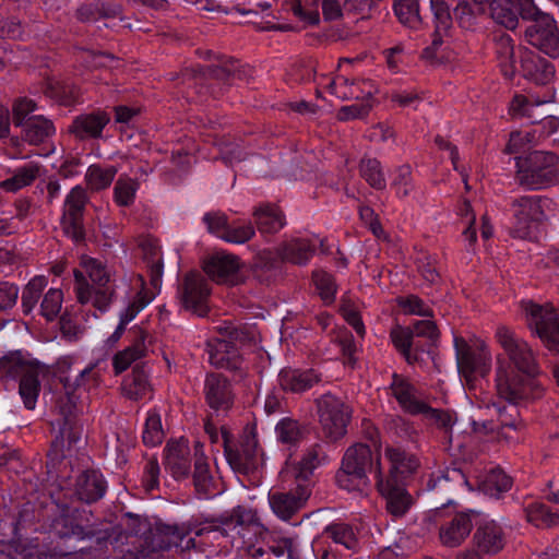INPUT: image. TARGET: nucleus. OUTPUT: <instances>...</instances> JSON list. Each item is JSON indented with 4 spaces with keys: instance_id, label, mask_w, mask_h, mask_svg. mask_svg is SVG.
<instances>
[{
    "instance_id": "32",
    "label": "nucleus",
    "mask_w": 559,
    "mask_h": 559,
    "mask_svg": "<svg viewBox=\"0 0 559 559\" xmlns=\"http://www.w3.org/2000/svg\"><path fill=\"white\" fill-rule=\"evenodd\" d=\"M252 215L261 234H275L285 225L284 214L274 204H261L253 211Z\"/></svg>"
},
{
    "instance_id": "43",
    "label": "nucleus",
    "mask_w": 559,
    "mask_h": 559,
    "mask_svg": "<svg viewBox=\"0 0 559 559\" xmlns=\"http://www.w3.org/2000/svg\"><path fill=\"white\" fill-rule=\"evenodd\" d=\"M393 9L399 21L404 26L418 29L423 25L417 0H396Z\"/></svg>"
},
{
    "instance_id": "20",
    "label": "nucleus",
    "mask_w": 559,
    "mask_h": 559,
    "mask_svg": "<svg viewBox=\"0 0 559 559\" xmlns=\"http://www.w3.org/2000/svg\"><path fill=\"white\" fill-rule=\"evenodd\" d=\"M164 452L166 471L177 480L188 478L192 462L188 442L186 440L169 441Z\"/></svg>"
},
{
    "instance_id": "62",
    "label": "nucleus",
    "mask_w": 559,
    "mask_h": 559,
    "mask_svg": "<svg viewBox=\"0 0 559 559\" xmlns=\"http://www.w3.org/2000/svg\"><path fill=\"white\" fill-rule=\"evenodd\" d=\"M359 100V103L341 107L337 111V119L341 121H348L352 119L365 118L370 112L372 103L371 99L368 98Z\"/></svg>"
},
{
    "instance_id": "7",
    "label": "nucleus",
    "mask_w": 559,
    "mask_h": 559,
    "mask_svg": "<svg viewBox=\"0 0 559 559\" xmlns=\"http://www.w3.org/2000/svg\"><path fill=\"white\" fill-rule=\"evenodd\" d=\"M457 368L467 382L486 377L491 367V355L484 343L469 345L463 337L454 338Z\"/></svg>"
},
{
    "instance_id": "50",
    "label": "nucleus",
    "mask_w": 559,
    "mask_h": 559,
    "mask_svg": "<svg viewBox=\"0 0 559 559\" xmlns=\"http://www.w3.org/2000/svg\"><path fill=\"white\" fill-rule=\"evenodd\" d=\"M526 519L536 526L551 527L559 524V515L543 503L530 504L526 508Z\"/></svg>"
},
{
    "instance_id": "63",
    "label": "nucleus",
    "mask_w": 559,
    "mask_h": 559,
    "mask_svg": "<svg viewBox=\"0 0 559 559\" xmlns=\"http://www.w3.org/2000/svg\"><path fill=\"white\" fill-rule=\"evenodd\" d=\"M202 221L206 225L210 234L223 239L229 224L228 217L225 213L219 211L207 212L204 214Z\"/></svg>"
},
{
    "instance_id": "9",
    "label": "nucleus",
    "mask_w": 559,
    "mask_h": 559,
    "mask_svg": "<svg viewBox=\"0 0 559 559\" xmlns=\"http://www.w3.org/2000/svg\"><path fill=\"white\" fill-rule=\"evenodd\" d=\"M442 508H436L431 518L439 525V542L447 548L460 547L469 536L474 525L472 521L473 511L456 512L452 516L443 518Z\"/></svg>"
},
{
    "instance_id": "10",
    "label": "nucleus",
    "mask_w": 559,
    "mask_h": 559,
    "mask_svg": "<svg viewBox=\"0 0 559 559\" xmlns=\"http://www.w3.org/2000/svg\"><path fill=\"white\" fill-rule=\"evenodd\" d=\"M311 496L310 483L296 481L288 490H272L267 499L272 512L282 521H290L307 504Z\"/></svg>"
},
{
    "instance_id": "5",
    "label": "nucleus",
    "mask_w": 559,
    "mask_h": 559,
    "mask_svg": "<svg viewBox=\"0 0 559 559\" xmlns=\"http://www.w3.org/2000/svg\"><path fill=\"white\" fill-rule=\"evenodd\" d=\"M314 403L323 437L329 441L342 439L347 433L353 414L352 407L331 393L321 395Z\"/></svg>"
},
{
    "instance_id": "31",
    "label": "nucleus",
    "mask_w": 559,
    "mask_h": 559,
    "mask_svg": "<svg viewBox=\"0 0 559 559\" xmlns=\"http://www.w3.org/2000/svg\"><path fill=\"white\" fill-rule=\"evenodd\" d=\"M465 483V477L459 469H448L444 474L431 477L427 487L430 490L440 491L445 495V501L441 503L442 508L453 503L450 497L454 496L459 487Z\"/></svg>"
},
{
    "instance_id": "53",
    "label": "nucleus",
    "mask_w": 559,
    "mask_h": 559,
    "mask_svg": "<svg viewBox=\"0 0 559 559\" xmlns=\"http://www.w3.org/2000/svg\"><path fill=\"white\" fill-rule=\"evenodd\" d=\"M138 182L128 177H119L114 188V198L118 205L129 206L133 203Z\"/></svg>"
},
{
    "instance_id": "11",
    "label": "nucleus",
    "mask_w": 559,
    "mask_h": 559,
    "mask_svg": "<svg viewBox=\"0 0 559 559\" xmlns=\"http://www.w3.org/2000/svg\"><path fill=\"white\" fill-rule=\"evenodd\" d=\"M87 201L86 190L81 186L72 188L64 200L61 228L76 243L85 239L83 216Z\"/></svg>"
},
{
    "instance_id": "58",
    "label": "nucleus",
    "mask_w": 559,
    "mask_h": 559,
    "mask_svg": "<svg viewBox=\"0 0 559 559\" xmlns=\"http://www.w3.org/2000/svg\"><path fill=\"white\" fill-rule=\"evenodd\" d=\"M37 109V104L27 97H20L12 105V122L15 127H24L28 122V118L33 117V112Z\"/></svg>"
},
{
    "instance_id": "35",
    "label": "nucleus",
    "mask_w": 559,
    "mask_h": 559,
    "mask_svg": "<svg viewBox=\"0 0 559 559\" xmlns=\"http://www.w3.org/2000/svg\"><path fill=\"white\" fill-rule=\"evenodd\" d=\"M205 75L210 80L230 85L235 80H243L246 70L240 68L238 61L224 57L218 64L207 67Z\"/></svg>"
},
{
    "instance_id": "19",
    "label": "nucleus",
    "mask_w": 559,
    "mask_h": 559,
    "mask_svg": "<svg viewBox=\"0 0 559 559\" xmlns=\"http://www.w3.org/2000/svg\"><path fill=\"white\" fill-rule=\"evenodd\" d=\"M520 72L524 79L536 85H547L555 79L554 64L532 50L522 52Z\"/></svg>"
},
{
    "instance_id": "2",
    "label": "nucleus",
    "mask_w": 559,
    "mask_h": 559,
    "mask_svg": "<svg viewBox=\"0 0 559 559\" xmlns=\"http://www.w3.org/2000/svg\"><path fill=\"white\" fill-rule=\"evenodd\" d=\"M90 281L79 271H74L75 294L82 305L91 304L95 309L105 312L115 298V286L110 281L106 265L90 258L84 262Z\"/></svg>"
},
{
    "instance_id": "6",
    "label": "nucleus",
    "mask_w": 559,
    "mask_h": 559,
    "mask_svg": "<svg viewBox=\"0 0 559 559\" xmlns=\"http://www.w3.org/2000/svg\"><path fill=\"white\" fill-rule=\"evenodd\" d=\"M372 463L369 445L356 443L349 447L335 476L337 485L346 490L361 489L368 483L367 472L372 468Z\"/></svg>"
},
{
    "instance_id": "18",
    "label": "nucleus",
    "mask_w": 559,
    "mask_h": 559,
    "mask_svg": "<svg viewBox=\"0 0 559 559\" xmlns=\"http://www.w3.org/2000/svg\"><path fill=\"white\" fill-rule=\"evenodd\" d=\"M204 397L209 407L214 412H228L234 404L230 382L222 373H209L204 381Z\"/></svg>"
},
{
    "instance_id": "34",
    "label": "nucleus",
    "mask_w": 559,
    "mask_h": 559,
    "mask_svg": "<svg viewBox=\"0 0 559 559\" xmlns=\"http://www.w3.org/2000/svg\"><path fill=\"white\" fill-rule=\"evenodd\" d=\"M144 261L150 270L151 284L156 288L163 276V258L160 246L156 239L145 238L140 242Z\"/></svg>"
},
{
    "instance_id": "48",
    "label": "nucleus",
    "mask_w": 559,
    "mask_h": 559,
    "mask_svg": "<svg viewBox=\"0 0 559 559\" xmlns=\"http://www.w3.org/2000/svg\"><path fill=\"white\" fill-rule=\"evenodd\" d=\"M116 174L117 169L114 166L103 168L99 165H92L87 169L85 179L92 190L99 191L111 185Z\"/></svg>"
},
{
    "instance_id": "57",
    "label": "nucleus",
    "mask_w": 559,
    "mask_h": 559,
    "mask_svg": "<svg viewBox=\"0 0 559 559\" xmlns=\"http://www.w3.org/2000/svg\"><path fill=\"white\" fill-rule=\"evenodd\" d=\"M142 438L143 442L150 447H155L162 443L164 439V430L162 428L160 416L157 413H148Z\"/></svg>"
},
{
    "instance_id": "39",
    "label": "nucleus",
    "mask_w": 559,
    "mask_h": 559,
    "mask_svg": "<svg viewBox=\"0 0 559 559\" xmlns=\"http://www.w3.org/2000/svg\"><path fill=\"white\" fill-rule=\"evenodd\" d=\"M144 341L145 334L142 331H140L139 335L135 337L134 343L131 346L127 347L121 352H118L114 356L112 366L116 374L123 372L131 366L132 362L145 357L146 346L144 344Z\"/></svg>"
},
{
    "instance_id": "46",
    "label": "nucleus",
    "mask_w": 559,
    "mask_h": 559,
    "mask_svg": "<svg viewBox=\"0 0 559 559\" xmlns=\"http://www.w3.org/2000/svg\"><path fill=\"white\" fill-rule=\"evenodd\" d=\"M490 15L493 21L508 29H514L519 24V12L502 0L490 2Z\"/></svg>"
},
{
    "instance_id": "38",
    "label": "nucleus",
    "mask_w": 559,
    "mask_h": 559,
    "mask_svg": "<svg viewBox=\"0 0 559 559\" xmlns=\"http://www.w3.org/2000/svg\"><path fill=\"white\" fill-rule=\"evenodd\" d=\"M23 139L33 145L43 143L47 138L55 133V126L51 120L44 116H33L28 122L22 127Z\"/></svg>"
},
{
    "instance_id": "25",
    "label": "nucleus",
    "mask_w": 559,
    "mask_h": 559,
    "mask_svg": "<svg viewBox=\"0 0 559 559\" xmlns=\"http://www.w3.org/2000/svg\"><path fill=\"white\" fill-rule=\"evenodd\" d=\"M239 258L235 254L219 253L205 261L204 272L217 283H235L239 270Z\"/></svg>"
},
{
    "instance_id": "47",
    "label": "nucleus",
    "mask_w": 559,
    "mask_h": 559,
    "mask_svg": "<svg viewBox=\"0 0 559 559\" xmlns=\"http://www.w3.org/2000/svg\"><path fill=\"white\" fill-rule=\"evenodd\" d=\"M360 176L376 190H383L386 180L381 164L376 158L361 159L359 165Z\"/></svg>"
},
{
    "instance_id": "27",
    "label": "nucleus",
    "mask_w": 559,
    "mask_h": 559,
    "mask_svg": "<svg viewBox=\"0 0 559 559\" xmlns=\"http://www.w3.org/2000/svg\"><path fill=\"white\" fill-rule=\"evenodd\" d=\"M193 528H195L193 522L174 525L158 523L153 535V547L159 550H167L178 546L186 536L192 533Z\"/></svg>"
},
{
    "instance_id": "24",
    "label": "nucleus",
    "mask_w": 559,
    "mask_h": 559,
    "mask_svg": "<svg viewBox=\"0 0 559 559\" xmlns=\"http://www.w3.org/2000/svg\"><path fill=\"white\" fill-rule=\"evenodd\" d=\"M473 543L476 550L483 555H497L506 545L503 530L493 521L486 522L476 528Z\"/></svg>"
},
{
    "instance_id": "37",
    "label": "nucleus",
    "mask_w": 559,
    "mask_h": 559,
    "mask_svg": "<svg viewBox=\"0 0 559 559\" xmlns=\"http://www.w3.org/2000/svg\"><path fill=\"white\" fill-rule=\"evenodd\" d=\"M496 57L501 73L508 80H512L516 73L514 61V43L509 35H501L495 41Z\"/></svg>"
},
{
    "instance_id": "61",
    "label": "nucleus",
    "mask_w": 559,
    "mask_h": 559,
    "mask_svg": "<svg viewBox=\"0 0 559 559\" xmlns=\"http://www.w3.org/2000/svg\"><path fill=\"white\" fill-rule=\"evenodd\" d=\"M63 294L60 289H49L40 305L41 314L48 320L52 321L61 310Z\"/></svg>"
},
{
    "instance_id": "22",
    "label": "nucleus",
    "mask_w": 559,
    "mask_h": 559,
    "mask_svg": "<svg viewBox=\"0 0 559 559\" xmlns=\"http://www.w3.org/2000/svg\"><path fill=\"white\" fill-rule=\"evenodd\" d=\"M322 381L317 369L284 368L278 374V384L285 392L301 394Z\"/></svg>"
},
{
    "instance_id": "55",
    "label": "nucleus",
    "mask_w": 559,
    "mask_h": 559,
    "mask_svg": "<svg viewBox=\"0 0 559 559\" xmlns=\"http://www.w3.org/2000/svg\"><path fill=\"white\" fill-rule=\"evenodd\" d=\"M312 280L322 300L325 304H332L336 294V284L333 276L320 270L313 272Z\"/></svg>"
},
{
    "instance_id": "33",
    "label": "nucleus",
    "mask_w": 559,
    "mask_h": 559,
    "mask_svg": "<svg viewBox=\"0 0 559 559\" xmlns=\"http://www.w3.org/2000/svg\"><path fill=\"white\" fill-rule=\"evenodd\" d=\"M192 479L195 490L199 493L209 496L213 493L214 483L210 472V465L206 456L202 452V447L195 445Z\"/></svg>"
},
{
    "instance_id": "40",
    "label": "nucleus",
    "mask_w": 559,
    "mask_h": 559,
    "mask_svg": "<svg viewBox=\"0 0 559 559\" xmlns=\"http://www.w3.org/2000/svg\"><path fill=\"white\" fill-rule=\"evenodd\" d=\"M234 522L235 530L238 534L243 536V531H250L257 538L261 532L266 527L260 520L257 510L243 506L234 508Z\"/></svg>"
},
{
    "instance_id": "3",
    "label": "nucleus",
    "mask_w": 559,
    "mask_h": 559,
    "mask_svg": "<svg viewBox=\"0 0 559 559\" xmlns=\"http://www.w3.org/2000/svg\"><path fill=\"white\" fill-rule=\"evenodd\" d=\"M559 158L549 152L534 151L516 162V180L528 190H539L559 183Z\"/></svg>"
},
{
    "instance_id": "1",
    "label": "nucleus",
    "mask_w": 559,
    "mask_h": 559,
    "mask_svg": "<svg viewBox=\"0 0 559 559\" xmlns=\"http://www.w3.org/2000/svg\"><path fill=\"white\" fill-rule=\"evenodd\" d=\"M496 338L507 358L497 357L496 386L500 397L516 404L540 395L532 380L538 373V365L531 346L508 326H499Z\"/></svg>"
},
{
    "instance_id": "45",
    "label": "nucleus",
    "mask_w": 559,
    "mask_h": 559,
    "mask_svg": "<svg viewBox=\"0 0 559 559\" xmlns=\"http://www.w3.org/2000/svg\"><path fill=\"white\" fill-rule=\"evenodd\" d=\"M39 367L29 373H26L21 380L19 385L20 395L27 409H34L37 397L40 391V382L38 379Z\"/></svg>"
},
{
    "instance_id": "52",
    "label": "nucleus",
    "mask_w": 559,
    "mask_h": 559,
    "mask_svg": "<svg viewBox=\"0 0 559 559\" xmlns=\"http://www.w3.org/2000/svg\"><path fill=\"white\" fill-rule=\"evenodd\" d=\"M312 5L313 8H309L307 1L304 4V0H285V7L288 11H292L295 16L311 25H317L320 22L317 0H312Z\"/></svg>"
},
{
    "instance_id": "28",
    "label": "nucleus",
    "mask_w": 559,
    "mask_h": 559,
    "mask_svg": "<svg viewBox=\"0 0 559 559\" xmlns=\"http://www.w3.org/2000/svg\"><path fill=\"white\" fill-rule=\"evenodd\" d=\"M329 91L342 99H372L374 86L370 80L349 81L341 79V82L331 81L328 85Z\"/></svg>"
},
{
    "instance_id": "4",
    "label": "nucleus",
    "mask_w": 559,
    "mask_h": 559,
    "mask_svg": "<svg viewBox=\"0 0 559 559\" xmlns=\"http://www.w3.org/2000/svg\"><path fill=\"white\" fill-rule=\"evenodd\" d=\"M223 438L225 456L235 472L246 475L258 469L262 463L263 453L259 447L255 425H246L237 443H233L225 432Z\"/></svg>"
},
{
    "instance_id": "44",
    "label": "nucleus",
    "mask_w": 559,
    "mask_h": 559,
    "mask_svg": "<svg viewBox=\"0 0 559 559\" xmlns=\"http://www.w3.org/2000/svg\"><path fill=\"white\" fill-rule=\"evenodd\" d=\"M325 534L346 551H356L358 548V538L353 527L345 523H334L325 528Z\"/></svg>"
},
{
    "instance_id": "60",
    "label": "nucleus",
    "mask_w": 559,
    "mask_h": 559,
    "mask_svg": "<svg viewBox=\"0 0 559 559\" xmlns=\"http://www.w3.org/2000/svg\"><path fill=\"white\" fill-rule=\"evenodd\" d=\"M435 29L451 32L453 19L450 7L444 0H430Z\"/></svg>"
},
{
    "instance_id": "59",
    "label": "nucleus",
    "mask_w": 559,
    "mask_h": 559,
    "mask_svg": "<svg viewBox=\"0 0 559 559\" xmlns=\"http://www.w3.org/2000/svg\"><path fill=\"white\" fill-rule=\"evenodd\" d=\"M278 441L282 443L294 444L301 439V428L297 420L283 418L275 427Z\"/></svg>"
},
{
    "instance_id": "26",
    "label": "nucleus",
    "mask_w": 559,
    "mask_h": 559,
    "mask_svg": "<svg viewBox=\"0 0 559 559\" xmlns=\"http://www.w3.org/2000/svg\"><path fill=\"white\" fill-rule=\"evenodd\" d=\"M152 391L147 364H136L132 372L123 379L122 392L124 396L138 401L151 396Z\"/></svg>"
},
{
    "instance_id": "51",
    "label": "nucleus",
    "mask_w": 559,
    "mask_h": 559,
    "mask_svg": "<svg viewBox=\"0 0 559 559\" xmlns=\"http://www.w3.org/2000/svg\"><path fill=\"white\" fill-rule=\"evenodd\" d=\"M46 285L47 281L44 276H36L25 286L21 297L22 308L25 314L31 313L34 309Z\"/></svg>"
},
{
    "instance_id": "17",
    "label": "nucleus",
    "mask_w": 559,
    "mask_h": 559,
    "mask_svg": "<svg viewBox=\"0 0 559 559\" xmlns=\"http://www.w3.org/2000/svg\"><path fill=\"white\" fill-rule=\"evenodd\" d=\"M107 491V481L96 469H85L78 474L73 483L72 496L80 502L92 504L99 501Z\"/></svg>"
},
{
    "instance_id": "42",
    "label": "nucleus",
    "mask_w": 559,
    "mask_h": 559,
    "mask_svg": "<svg viewBox=\"0 0 559 559\" xmlns=\"http://www.w3.org/2000/svg\"><path fill=\"white\" fill-rule=\"evenodd\" d=\"M323 460L324 453L320 444L316 443L308 448L298 463L296 481L310 483L309 476L312 475L313 471L321 464Z\"/></svg>"
},
{
    "instance_id": "13",
    "label": "nucleus",
    "mask_w": 559,
    "mask_h": 559,
    "mask_svg": "<svg viewBox=\"0 0 559 559\" xmlns=\"http://www.w3.org/2000/svg\"><path fill=\"white\" fill-rule=\"evenodd\" d=\"M531 24L525 29V38L530 45L550 58L559 57V32L554 19L539 12L528 19Z\"/></svg>"
},
{
    "instance_id": "41",
    "label": "nucleus",
    "mask_w": 559,
    "mask_h": 559,
    "mask_svg": "<svg viewBox=\"0 0 559 559\" xmlns=\"http://www.w3.org/2000/svg\"><path fill=\"white\" fill-rule=\"evenodd\" d=\"M313 253L314 247L307 239H293L282 249L283 260L298 265L306 264Z\"/></svg>"
},
{
    "instance_id": "12",
    "label": "nucleus",
    "mask_w": 559,
    "mask_h": 559,
    "mask_svg": "<svg viewBox=\"0 0 559 559\" xmlns=\"http://www.w3.org/2000/svg\"><path fill=\"white\" fill-rule=\"evenodd\" d=\"M210 295L211 288L209 282L199 272H190L186 274L178 288V297L182 307L198 317L207 316L210 311Z\"/></svg>"
},
{
    "instance_id": "14",
    "label": "nucleus",
    "mask_w": 559,
    "mask_h": 559,
    "mask_svg": "<svg viewBox=\"0 0 559 559\" xmlns=\"http://www.w3.org/2000/svg\"><path fill=\"white\" fill-rule=\"evenodd\" d=\"M540 202L542 198L536 195H524L512 201L513 223L510 228L512 237L526 239L531 236L533 225L544 215Z\"/></svg>"
},
{
    "instance_id": "23",
    "label": "nucleus",
    "mask_w": 559,
    "mask_h": 559,
    "mask_svg": "<svg viewBox=\"0 0 559 559\" xmlns=\"http://www.w3.org/2000/svg\"><path fill=\"white\" fill-rule=\"evenodd\" d=\"M110 115L102 109L76 116L69 127V132L80 140L98 139L109 123Z\"/></svg>"
},
{
    "instance_id": "29",
    "label": "nucleus",
    "mask_w": 559,
    "mask_h": 559,
    "mask_svg": "<svg viewBox=\"0 0 559 559\" xmlns=\"http://www.w3.org/2000/svg\"><path fill=\"white\" fill-rule=\"evenodd\" d=\"M390 388L392 390L394 397L397 400L399 404L406 412L414 415L423 412L425 403L416 400L415 388L409 383V381L405 377L397 373H393Z\"/></svg>"
},
{
    "instance_id": "49",
    "label": "nucleus",
    "mask_w": 559,
    "mask_h": 559,
    "mask_svg": "<svg viewBox=\"0 0 559 559\" xmlns=\"http://www.w3.org/2000/svg\"><path fill=\"white\" fill-rule=\"evenodd\" d=\"M39 175V166L29 163L16 169L14 176L2 182L5 190L16 191L23 187L29 186Z\"/></svg>"
},
{
    "instance_id": "8",
    "label": "nucleus",
    "mask_w": 559,
    "mask_h": 559,
    "mask_svg": "<svg viewBox=\"0 0 559 559\" xmlns=\"http://www.w3.org/2000/svg\"><path fill=\"white\" fill-rule=\"evenodd\" d=\"M526 311L528 326L549 350L559 355V309L550 305L530 304Z\"/></svg>"
},
{
    "instance_id": "54",
    "label": "nucleus",
    "mask_w": 559,
    "mask_h": 559,
    "mask_svg": "<svg viewBox=\"0 0 559 559\" xmlns=\"http://www.w3.org/2000/svg\"><path fill=\"white\" fill-rule=\"evenodd\" d=\"M498 413L500 417V427L497 430V436L500 440H504L507 442H516L519 440V437L516 436V416L518 411L515 407H511V411L515 413V416L512 414L510 415V418L506 417L507 414V407H498Z\"/></svg>"
},
{
    "instance_id": "30",
    "label": "nucleus",
    "mask_w": 559,
    "mask_h": 559,
    "mask_svg": "<svg viewBox=\"0 0 559 559\" xmlns=\"http://www.w3.org/2000/svg\"><path fill=\"white\" fill-rule=\"evenodd\" d=\"M38 368V364L27 359L21 352H10L0 358V378L22 379Z\"/></svg>"
},
{
    "instance_id": "21",
    "label": "nucleus",
    "mask_w": 559,
    "mask_h": 559,
    "mask_svg": "<svg viewBox=\"0 0 559 559\" xmlns=\"http://www.w3.org/2000/svg\"><path fill=\"white\" fill-rule=\"evenodd\" d=\"M384 455L390 463L389 472L383 475L388 480L405 483L419 466L417 457L400 447L388 445Z\"/></svg>"
},
{
    "instance_id": "64",
    "label": "nucleus",
    "mask_w": 559,
    "mask_h": 559,
    "mask_svg": "<svg viewBox=\"0 0 559 559\" xmlns=\"http://www.w3.org/2000/svg\"><path fill=\"white\" fill-rule=\"evenodd\" d=\"M390 338L400 354H406L415 345L414 335L411 328H403L401 325L394 326L390 332Z\"/></svg>"
},
{
    "instance_id": "36",
    "label": "nucleus",
    "mask_w": 559,
    "mask_h": 559,
    "mask_svg": "<svg viewBox=\"0 0 559 559\" xmlns=\"http://www.w3.org/2000/svg\"><path fill=\"white\" fill-rule=\"evenodd\" d=\"M266 547L267 554L272 552L275 557L287 555V559H299L294 547V539L289 537L277 536L265 527L255 539Z\"/></svg>"
},
{
    "instance_id": "56",
    "label": "nucleus",
    "mask_w": 559,
    "mask_h": 559,
    "mask_svg": "<svg viewBox=\"0 0 559 559\" xmlns=\"http://www.w3.org/2000/svg\"><path fill=\"white\" fill-rule=\"evenodd\" d=\"M254 235L255 229L250 222L243 224L233 222V224H228L226 233L223 236V240L231 243L242 245L251 240Z\"/></svg>"
},
{
    "instance_id": "16",
    "label": "nucleus",
    "mask_w": 559,
    "mask_h": 559,
    "mask_svg": "<svg viewBox=\"0 0 559 559\" xmlns=\"http://www.w3.org/2000/svg\"><path fill=\"white\" fill-rule=\"evenodd\" d=\"M123 520L124 522L122 525L112 526L110 528L99 531L98 533L92 530L84 533V528L82 526L75 525L74 527H72V534L83 535V537L95 536L97 545L102 547L104 544L108 542H110L111 544L119 542L122 531H124L127 535L138 536L146 527L145 521L139 515L127 513Z\"/></svg>"
},
{
    "instance_id": "15",
    "label": "nucleus",
    "mask_w": 559,
    "mask_h": 559,
    "mask_svg": "<svg viewBox=\"0 0 559 559\" xmlns=\"http://www.w3.org/2000/svg\"><path fill=\"white\" fill-rule=\"evenodd\" d=\"M377 488L385 500V509L394 518L404 516L414 503L413 497L405 488V483L383 478L380 457L376 461Z\"/></svg>"
}]
</instances>
